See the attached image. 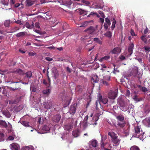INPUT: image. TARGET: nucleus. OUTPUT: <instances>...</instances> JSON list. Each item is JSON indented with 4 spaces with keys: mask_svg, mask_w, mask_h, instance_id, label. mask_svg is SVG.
I'll use <instances>...</instances> for the list:
<instances>
[{
    "mask_svg": "<svg viewBox=\"0 0 150 150\" xmlns=\"http://www.w3.org/2000/svg\"><path fill=\"white\" fill-rule=\"evenodd\" d=\"M126 124L125 120L117 121V125L121 128H123L125 125Z\"/></svg>",
    "mask_w": 150,
    "mask_h": 150,
    "instance_id": "11",
    "label": "nucleus"
},
{
    "mask_svg": "<svg viewBox=\"0 0 150 150\" xmlns=\"http://www.w3.org/2000/svg\"><path fill=\"white\" fill-rule=\"evenodd\" d=\"M104 35L107 37L109 38H110L112 36V33L110 31H107L106 33H105Z\"/></svg>",
    "mask_w": 150,
    "mask_h": 150,
    "instance_id": "32",
    "label": "nucleus"
},
{
    "mask_svg": "<svg viewBox=\"0 0 150 150\" xmlns=\"http://www.w3.org/2000/svg\"><path fill=\"white\" fill-rule=\"evenodd\" d=\"M82 2L86 5H89L90 4V2L86 0H82Z\"/></svg>",
    "mask_w": 150,
    "mask_h": 150,
    "instance_id": "51",
    "label": "nucleus"
},
{
    "mask_svg": "<svg viewBox=\"0 0 150 150\" xmlns=\"http://www.w3.org/2000/svg\"><path fill=\"white\" fill-rule=\"evenodd\" d=\"M144 111L146 114L148 113L150 111V107L148 105H146L144 108Z\"/></svg>",
    "mask_w": 150,
    "mask_h": 150,
    "instance_id": "23",
    "label": "nucleus"
},
{
    "mask_svg": "<svg viewBox=\"0 0 150 150\" xmlns=\"http://www.w3.org/2000/svg\"><path fill=\"white\" fill-rule=\"evenodd\" d=\"M1 2L3 4L7 6L8 4L9 0H1Z\"/></svg>",
    "mask_w": 150,
    "mask_h": 150,
    "instance_id": "40",
    "label": "nucleus"
},
{
    "mask_svg": "<svg viewBox=\"0 0 150 150\" xmlns=\"http://www.w3.org/2000/svg\"><path fill=\"white\" fill-rule=\"evenodd\" d=\"M12 72H14L16 74H18L20 75H23L24 74L23 71L21 69H18L16 71Z\"/></svg>",
    "mask_w": 150,
    "mask_h": 150,
    "instance_id": "24",
    "label": "nucleus"
},
{
    "mask_svg": "<svg viewBox=\"0 0 150 150\" xmlns=\"http://www.w3.org/2000/svg\"><path fill=\"white\" fill-rule=\"evenodd\" d=\"M99 103H100L99 101L98 100H96V110L98 109V106Z\"/></svg>",
    "mask_w": 150,
    "mask_h": 150,
    "instance_id": "54",
    "label": "nucleus"
},
{
    "mask_svg": "<svg viewBox=\"0 0 150 150\" xmlns=\"http://www.w3.org/2000/svg\"><path fill=\"white\" fill-rule=\"evenodd\" d=\"M99 80V78L97 76H94L92 77L91 81L92 83H97L98 81Z\"/></svg>",
    "mask_w": 150,
    "mask_h": 150,
    "instance_id": "20",
    "label": "nucleus"
},
{
    "mask_svg": "<svg viewBox=\"0 0 150 150\" xmlns=\"http://www.w3.org/2000/svg\"><path fill=\"white\" fill-rule=\"evenodd\" d=\"M117 96V93L116 92L111 90L108 93V97L110 99H114Z\"/></svg>",
    "mask_w": 150,
    "mask_h": 150,
    "instance_id": "5",
    "label": "nucleus"
},
{
    "mask_svg": "<svg viewBox=\"0 0 150 150\" xmlns=\"http://www.w3.org/2000/svg\"><path fill=\"white\" fill-rule=\"evenodd\" d=\"M130 150H140V149L138 146L134 145L131 147Z\"/></svg>",
    "mask_w": 150,
    "mask_h": 150,
    "instance_id": "33",
    "label": "nucleus"
},
{
    "mask_svg": "<svg viewBox=\"0 0 150 150\" xmlns=\"http://www.w3.org/2000/svg\"><path fill=\"white\" fill-rule=\"evenodd\" d=\"M47 77L48 78V81L49 82V83H48L49 85L48 86V87H49L50 86V85L51 80H50V78L49 77V76L48 75H47Z\"/></svg>",
    "mask_w": 150,
    "mask_h": 150,
    "instance_id": "56",
    "label": "nucleus"
},
{
    "mask_svg": "<svg viewBox=\"0 0 150 150\" xmlns=\"http://www.w3.org/2000/svg\"><path fill=\"white\" fill-rule=\"evenodd\" d=\"M95 29L94 27L91 26L85 30V31L87 33L91 34L93 33L95 31Z\"/></svg>",
    "mask_w": 150,
    "mask_h": 150,
    "instance_id": "12",
    "label": "nucleus"
},
{
    "mask_svg": "<svg viewBox=\"0 0 150 150\" xmlns=\"http://www.w3.org/2000/svg\"><path fill=\"white\" fill-rule=\"evenodd\" d=\"M101 102L104 104H106L108 102V100L107 98H103L102 99Z\"/></svg>",
    "mask_w": 150,
    "mask_h": 150,
    "instance_id": "44",
    "label": "nucleus"
},
{
    "mask_svg": "<svg viewBox=\"0 0 150 150\" xmlns=\"http://www.w3.org/2000/svg\"><path fill=\"white\" fill-rule=\"evenodd\" d=\"M134 46V45L133 43H131L129 45L128 48V54L127 55V57H129L132 54Z\"/></svg>",
    "mask_w": 150,
    "mask_h": 150,
    "instance_id": "6",
    "label": "nucleus"
},
{
    "mask_svg": "<svg viewBox=\"0 0 150 150\" xmlns=\"http://www.w3.org/2000/svg\"><path fill=\"white\" fill-rule=\"evenodd\" d=\"M31 89L33 92H35L36 91V89L34 86H32Z\"/></svg>",
    "mask_w": 150,
    "mask_h": 150,
    "instance_id": "62",
    "label": "nucleus"
},
{
    "mask_svg": "<svg viewBox=\"0 0 150 150\" xmlns=\"http://www.w3.org/2000/svg\"><path fill=\"white\" fill-rule=\"evenodd\" d=\"M132 75L134 77H137L138 78H140V76L138 74V68L135 67L132 70Z\"/></svg>",
    "mask_w": 150,
    "mask_h": 150,
    "instance_id": "7",
    "label": "nucleus"
},
{
    "mask_svg": "<svg viewBox=\"0 0 150 150\" xmlns=\"http://www.w3.org/2000/svg\"><path fill=\"white\" fill-rule=\"evenodd\" d=\"M130 33L131 35L132 36H135V34L134 33V31L132 30H131Z\"/></svg>",
    "mask_w": 150,
    "mask_h": 150,
    "instance_id": "61",
    "label": "nucleus"
},
{
    "mask_svg": "<svg viewBox=\"0 0 150 150\" xmlns=\"http://www.w3.org/2000/svg\"><path fill=\"white\" fill-rule=\"evenodd\" d=\"M144 125L148 127H150V116L146 117L143 120Z\"/></svg>",
    "mask_w": 150,
    "mask_h": 150,
    "instance_id": "10",
    "label": "nucleus"
},
{
    "mask_svg": "<svg viewBox=\"0 0 150 150\" xmlns=\"http://www.w3.org/2000/svg\"><path fill=\"white\" fill-rule=\"evenodd\" d=\"M149 30L147 27H146V29L144 30V34H146L148 32Z\"/></svg>",
    "mask_w": 150,
    "mask_h": 150,
    "instance_id": "64",
    "label": "nucleus"
},
{
    "mask_svg": "<svg viewBox=\"0 0 150 150\" xmlns=\"http://www.w3.org/2000/svg\"><path fill=\"white\" fill-rule=\"evenodd\" d=\"M42 129L47 131H49L50 130L49 127L46 125L44 126L42 128Z\"/></svg>",
    "mask_w": 150,
    "mask_h": 150,
    "instance_id": "46",
    "label": "nucleus"
},
{
    "mask_svg": "<svg viewBox=\"0 0 150 150\" xmlns=\"http://www.w3.org/2000/svg\"><path fill=\"white\" fill-rule=\"evenodd\" d=\"M90 23V22L89 21H86L84 22L82 24V25H81L80 26V27H86V26H87V25H88V24Z\"/></svg>",
    "mask_w": 150,
    "mask_h": 150,
    "instance_id": "36",
    "label": "nucleus"
},
{
    "mask_svg": "<svg viewBox=\"0 0 150 150\" xmlns=\"http://www.w3.org/2000/svg\"><path fill=\"white\" fill-rule=\"evenodd\" d=\"M118 103L120 105V109L123 111H126L129 109V106L127 103L124 101L121 98H119L118 100Z\"/></svg>",
    "mask_w": 150,
    "mask_h": 150,
    "instance_id": "2",
    "label": "nucleus"
},
{
    "mask_svg": "<svg viewBox=\"0 0 150 150\" xmlns=\"http://www.w3.org/2000/svg\"><path fill=\"white\" fill-rule=\"evenodd\" d=\"M130 95V92L129 90H127L126 96H127L129 97Z\"/></svg>",
    "mask_w": 150,
    "mask_h": 150,
    "instance_id": "63",
    "label": "nucleus"
},
{
    "mask_svg": "<svg viewBox=\"0 0 150 150\" xmlns=\"http://www.w3.org/2000/svg\"><path fill=\"white\" fill-rule=\"evenodd\" d=\"M43 106L44 108L46 109H50L52 106V103H50V105H47V104L45 102H44L43 103Z\"/></svg>",
    "mask_w": 150,
    "mask_h": 150,
    "instance_id": "28",
    "label": "nucleus"
},
{
    "mask_svg": "<svg viewBox=\"0 0 150 150\" xmlns=\"http://www.w3.org/2000/svg\"><path fill=\"white\" fill-rule=\"evenodd\" d=\"M19 28L17 26H15L12 28L11 29V32L9 33H13L16 32L18 30H19Z\"/></svg>",
    "mask_w": 150,
    "mask_h": 150,
    "instance_id": "25",
    "label": "nucleus"
},
{
    "mask_svg": "<svg viewBox=\"0 0 150 150\" xmlns=\"http://www.w3.org/2000/svg\"><path fill=\"white\" fill-rule=\"evenodd\" d=\"M139 88H140V89L142 90V91L144 92H146L148 91V89L146 88L145 87H143L139 85Z\"/></svg>",
    "mask_w": 150,
    "mask_h": 150,
    "instance_id": "41",
    "label": "nucleus"
},
{
    "mask_svg": "<svg viewBox=\"0 0 150 150\" xmlns=\"http://www.w3.org/2000/svg\"><path fill=\"white\" fill-rule=\"evenodd\" d=\"M25 27L28 29H31V27H30V24L29 23L26 22L25 24Z\"/></svg>",
    "mask_w": 150,
    "mask_h": 150,
    "instance_id": "50",
    "label": "nucleus"
},
{
    "mask_svg": "<svg viewBox=\"0 0 150 150\" xmlns=\"http://www.w3.org/2000/svg\"><path fill=\"white\" fill-rule=\"evenodd\" d=\"M93 40L94 41L99 44H101L102 43V42L98 38H94Z\"/></svg>",
    "mask_w": 150,
    "mask_h": 150,
    "instance_id": "43",
    "label": "nucleus"
},
{
    "mask_svg": "<svg viewBox=\"0 0 150 150\" xmlns=\"http://www.w3.org/2000/svg\"><path fill=\"white\" fill-rule=\"evenodd\" d=\"M69 27V25L66 22H64L62 24V28L64 30H65Z\"/></svg>",
    "mask_w": 150,
    "mask_h": 150,
    "instance_id": "35",
    "label": "nucleus"
},
{
    "mask_svg": "<svg viewBox=\"0 0 150 150\" xmlns=\"http://www.w3.org/2000/svg\"><path fill=\"white\" fill-rule=\"evenodd\" d=\"M116 118L117 120V121L125 120L124 116L121 114L116 116Z\"/></svg>",
    "mask_w": 150,
    "mask_h": 150,
    "instance_id": "17",
    "label": "nucleus"
},
{
    "mask_svg": "<svg viewBox=\"0 0 150 150\" xmlns=\"http://www.w3.org/2000/svg\"><path fill=\"white\" fill-rule=\"evenodd\" d=\"M25 74L27 78H30L32 76V73L31 71H28L26 72Z\"/></svg>",
    "mask_w": 150,
    "mask_h": 150,
    "instance_id": "38",
    "label": "nucleus"
},
{
    "mask_svg": "<svg viewBox=\"0 0 150 150\" xmlns=\"http://www.w3.org/2000/svg\"><path fill=\"white\" fill-rule=\"evenodd\" d=\"M88 118V115L86 116L84 118L83 122L82 123V125L83 127V129L84 130L86 129L88 125L87 120Z\"/></svg>",
    "mask_w": 150,
    "mask_h": 150,
    "instance_id": "8",
    "label": "nucleus"
},
{
    "mask_svg": "<svg viewBox=\"0 0 150 150\" xmlns=\"http://www.w3.org/2000/svg\"><path fill=\"white\" fill-rule=\"evenodd\" d=\"M10 146L11 150H18L19 148V145L15 143L11 144Z\"/></svg>",
    "mask_w": 150,
    "mask_h": 150,
    "instance_id": "14",
    "label": "nucleus"
},
{
    "mask_svg": "<svg viewBox=\"0 0 150 150\" xmlns=\"http://www.w3.org/2000/svg\"><path fill=\"white\" fill-rule=\"evenodd\" d=\"M2 114L3 115L7 118H9L11 116L10 112L8 110H4L2 111Z\"/></svg>",
    "mask_w": 150,
    "mask_h": 150,
    "instance_id": "16",
    "label": "nucleus"
},
{
    "mask_svg": "<svg viewBox=\"0 0 150 150\" xmlns=\"http://www.w3.org/2000/svg\"><path fill=\"white\" fill-rule=\"evenodd\" d=\"M99 113H97L96 115V116L93 117L92 118V119L91 120V121H90L89 123V124L90 125H96L97 124L96 122L98 120L99 118Z\"/></svg>",
    "mask_w": 150,
    "mask_h": 150,
    "instance_id": "4",
    "label": "nucleus"
},
{
    "mask_svg": "<svg viewBox=\"0 0 150 150\" xmlns=\"http://www.w3.org/2000/svg\"><path fill=\"white\" fill-rule=\"evenodd\" d=\"M98 13L103 18H105V15L103 11H98Z\"/></svg>",
    "mask_w": 150,
    "mask_h": 150,
    "instance_id": "49",
    "label": "nucleus"
},
{
    "mask_svg": "<svg viewBox=\"0 0 150 150\" xmlns=\"http://www.w3.org/2000/svg\"><path fill=\"white\" fill-rule=\"evenodd\" d=\"M34 2L33 1H31L30 2H28L27 4V5L28 6H30L34 4Z\"/></svg>",
    "mask_w": 150,
    "mask_h": 150,
    "instance_id": "52",
    "label": "nucleus"
},
{
    "mask_svg": "<svg viewBox=\"0 0 150 150\" xmlns=\"http://www.w3.org/2000/svg\"><path fill=\"white\" fill-rule=\"evenodd\" d=\"M108 134L111 138V140L112 142L116 145H118L120 141V139L118 138V136L114 132H109Z\"/></svg>",
    "mask_w": 150,
    "mask_h": 150,
    "instance_id": "3",
    "label": "nucleus"
},
{
    "mask_svg": "<svg viewBox=\"0 0 150 150\" xmlns=\"http://www.w3.org/2000/svg\"><path fill=\"white\" fill-rule=\"evenodd\" d=\"M35 54V53L33 52H30L28 53L29 55L30 56H34Z\"/></svg>",
    "mask_w": 150,
    "mask_h": 150,
    "instance_id": "55",
    "label": "nucleus"
},
{
    "mask_svg": "<svg viewBox=\"0 0 150 150\" xmlns=\"http://www.w3.org/2000/svg\"><path fill=\"white\" fill-rule=\"evenodd\" d=\"M25 33L24 32H20L19 33H18L16 35V36L17 37H19L21 36H23L24 35H25Z\"/></svg>",
    "mask_w": 150,
    "mask_h": 150,
    "instance_id": "39",
    "label": "nucleus"
},
{
    "mask_svg": "<svg viewBox=\"0 0 150 150\" xmlns=\"http://www.w3.org/2000/svg\"><path fill=\"white\" fill-rule=\"evenodd\" d=\"M72 134L75 137H77L79 135V131L77 130H75L73 131Z\"/></svg>",
    "mask_w": 150,
    "mask_h": 150,
    "instance_id": "29",
    "label": "nucleus"
},
{
    "mask_svg": "<svg viewBox=\"0 0 150 150\" xmlns=\"http://www.w3.org/2000/svg\"><path fill=\"white\" fill-rule=\"evenodd\" d=\"M57 1H58L59 3L61 4H65L67 6H69L71 4V0H66V1H62L61 0H57L55 1V2Z\"/></svg>",
    "mask_w": 150,
    "mask_h": 150,
    "instance_id": "9",
    "label": "nucleus"
},
{
    "mask_svg": "<svg viewBox=\"0 0 150 150\" xmlns=\"http://www.w3.org/2000/svg\"><path fill=\"white\" fill-rule=\"evenodd\" d=\"M21 124L24 126L27 127L30 126L28 124L29 122L25 121H23L21 122Z\"/></svg>",
    "mask_w": 150,
    "mask_h": 150,
    "instance_id": "34",
    "label": "nucleus"
},
{
    "mask_svg": "<svg viewBox=\"0 0 150 150\" xmlns=\"http://www.w3.org/2000/svg\"><path fill=\"white\" fill-rule=\"evenodd\" d=\"M107 137L106 136H102L101 137V142L100 143L101 147L103 148L105 146L104 142L106 139Z\"/></svg>",
    "mask_w": 150,
    "mask_h": 150,
    "instance_id": "21",
    "label": "nucleus"
},
{
    "mask_svg": "<svg viewBox=\"0 0 150 150\" xmlns=\"http://www.w3.org/2000/svg\"><path fill=\"white\" fill-rule=\"evenodd\" d=\"M134 134L137 137L142 139L143 137V134L144 132L142 131L140 127L138 126H136L134 127Z\"/></svg>",
    "mask_w": 150,
    "mask_h": 150,
    "instance_id": "1",
    "label": "nucleus"
},
{
    "mask_svg": "<svg viewBox=\"0 0 150 150\" xmlns=\"http://www.w3.org/2000/svg\"><path fill=\"white\" fill-rule=\"evenodd\" d=\"M10 88V90L11 91H15L16 90H18V88L16 87V88H13L12 87H10V88Z\"/></svg>",
    "mask_w": 150,
    "mask_h": 150,
    "instance_id": "58",
    "label": "nucleus"
},
{
    "mask_svg": "<svg viewBox=\"0 0 150 150\" xmlns=\"http://www.w3.org/2000/svg\"><path fill=\"white\" fill-rule=\"evenodd\" d=\"M0 126L5 128L8 127L6 122L4 121L1 120H0Z\"/></svg>",
    "mask_w": 150,
    "mask_h": 150,
    "instance_id": "19",
    "label": "nucleus"
},
{
    "mask_svg": "<svg viewBox=\"0 0 150 150\" xmlns=\"http://www.w3.org/2000/svg\"><path fill=\"white\" fill-rule=\"evenodd\" d=\"M35 27L38 28H40L39 23H36L35 24Z\"/></svg>",
    "mask_w": 150,
    "mask_h": 150,
    "instance_id": "59",
    "label": "nucleus"
},
{
    "mask_svg": "<svg viewBox=\"0 0 150 150\" xmlns=\"http://www.w3.org/2000/svg\"><path fill=\"white\" fill-rule=\"evenodd\" d=\"M7 91L6 89H4L2 91V93L5 96H7Z\"/></svg>",
    "mask_w": 150,
    "mask_h": 150,
    "instance_id": "53",
    "label": "nucleus"
},
{
    "mask_svg": "<svg viewBox=\"0 0 150 150\" xmlns=\"http://www.w3.org/2000/svg\"><path fill=\"white\" fill-rule=\"evenodd\" d=\"M133 98L134 100L137 102H139L142 100V98H138V96L137 95H134L133 97Z\"/></svg>",
    "mask_w": 150,
    "mask_h": 150,
    "instance_id": "27",
    "label": "nucleus"
},
{
    "mask_svg": "<svg viewBox=\"0 0 150 150\" xmlns=\"http://www.w3.org/2000/svg\"><path fill=\"white\" fill-rule=\"evenodd\" d=\"M146 35H144L142 36L141 37L142 40L144 42H146L147 41V39L145 38Z\"/></svg>",
    "mask_w": 150,
    "mask_h": 150,
    "instance_id": "48",
    "label": "nucleus"
},
{
    "mask_svg": "<svg viewBox=\"0 0 150 150\" xmlns=\"http://www.w3.org/2000/svg\"><path fill=\"white\" fill-rule=\"evenodd\" d=\"M11 21L10 20H6L4 22V25L6 27H9Z\"/></svg>",
    "mask_w": 150,
    "mask_h": 150,
    "instance_id": "30",
    "label": "nucleus"
},
{
    "mask_svg": "<svg viewBox=\"0 0 150 150\" xmlns=\"http://www.w3.org/2000/svg\"><path fill=\"white\" fill-rule=\"evenodd\" d=\"M45 59L48 61H51L52 60V58L50 57H46L45 58Z\"/></svg>",
    "mask_w": 150,
    "mask_h": 150,
    "instance_id": "57",
    "label": "nucleus"
},
{
    "mask_svg": "<svg viewBox=\"0 0 150 150\" xmlns=\"http://www.w3.org/2000/svg\"><path fill=\"white\" fill-rule=\"evenodd\" d=\"M72 128L73 126L70 124L65 125L64 127V129L66 130H69Z\"/></svg>",
    "mask_w": 150,
    "mask_h": 150,
    "instance_id": "26",
    "label": "nucleus"
},
{
    "mask_svg": "<svg viewBox=\"0 0 150 150\" xmlns=\"http://www.w3.org/2000/svg\"><path fill=\"white\" fill-rule=\"evenodd\" d=\"M113 21L112 24V25L111 26V28L112 30L115 27V25L116 23V21L115 20V18H113Z\"/></svg>",
    "mask_w": 150,
    "mask_h": 150,
    "instance_id": "42",
    "label": "nucleus"
},
{
    "mask_svg": "<svg viewBox=\"0 0 150 150\" xmlns=\"http://www.w3.org/2000/svg\"><path fill=\"white\" fill-rule=\"evenodd\" d=\"M4 134L2 133H0V142L3 141L4 139Z\"/></svg>",
    "mask_w": 150,
    "mask_h": 150,
    "instance_id": "45",
    "label": "nucleus"
},
{
    "mask_svg": "<svg viewBox=\"0 0 150 150\" xmlns=\"http://www.w3.org/2000/svg\"><path fill=\"white\" fill-rule=\"evenodd\" d=\"M120 48L117 47L115 48L112 51V53L114 54H117L120 53Z\"/></svg>",
    "mask_w": 150,
    "mask_h": 150,
    "instance_id": "22",
    "label": "nucleus"
},
{
    "mask_svg": "<svg viewBox=\"0 0 150 150\" xmlns=\"http://www.w3.org/2000/svg\"><path fill=\"white\" fill-rule=\"evenodd\" d=\"M76 107L74 105H71L69 110V112L70 114L74 115L76 111Z\"/></svg>",
    "mask_w": 150,
    "mask_h": 150,
    "instance_id": "18",
    "label": "nucleus"
},
{
    "mask_svg": "<svg viewBox=\"0 0 150 150\" xmlns=\"http://www.w3.org/2000/svg\"><path fill=\"white\" fill-rule=\"evenodd\" d=\"M110 58V57L109 56H104L101 58L99 60L100 62H102L104 60H107L109 59Z\"/></svg>",
    "mask_w": 150,
    "mask_h": 150,
    "instance_id": "31",
    "label": "nucleus"
},
{
    "mask_svg": "<svg viewBox=\"0 0 150 150\" xmlns=\"http://www.w3.org/2000/svg\"><path fill=\"white\" fill-rule=\"evenodd\" d=\"M43 84L45 85H46L47 86L48 85H49L48 83H47L46 80L45 79H44L43 80Z\"/></svg>",
    "mask_w": 150,
    "mask_h": 150,
    "instance_id": "60",
    "label": "nucleus"
},
{
    "mask_svg": "<svg viewBox=\"0 0 150 150\" xmlns=\"http://www.w3.org/2000/svg\"><path fill=\"white\" fill-rule=\"evenodd\" d=\"M51 90L49 89L44 90L43 91V93L45 94H48L50 93Z\"/></svg>",
    "mask_w": 150,
    "mask_h": 150,
    "instance_id": "37",
    "label": "nucleus"
},
{
    "mask_svg": "<svg viewBox=\"0 0 150 150\" xmlns=\"http://www.w3.org/2000/svg\"><path fill=\"white\" fill-rule=\"evenodd\" d=\"M60 118V115H56L52 117V120L54 122H57L59 121Z\"/></svg>",
    "mask_w": 150,
    "mask_h": 150,
    "instance_id": "15",
    "label": "nucleus"
},
{
    "mask_svg": "<svg viewBox=\"0 0 150 150\" xmlns=\"http://www.w3.org/2000/svg\"><path fill=\"white\" fill-rule=\"evenodd\" d=\"M89 145L90 147H92L94 148H96L97 146V141L96 140H94L90 141L89 142Z\"/></svg>",
    "mask_w": 150,
    "mask_h": 150,
    "instance_id": "13",
    "label": "nucleus"
},
{
    "mask_svg": "<svg viewBox=\"0 0 150 150\" xmlns=\"http://www.w3.org/2000/svg\"><path fill=\"white\" fill-rule=\"evenodd\" d=\"M105 21L106 22V23H107L108 25L110 26L111 24L110 21V19L108 18H105Z\"/></svg>",
    "mask_w": 150,
    "mask_h": 150,
    "instance_id": "47",
    "label": "nucleus"
}]
</instances>
